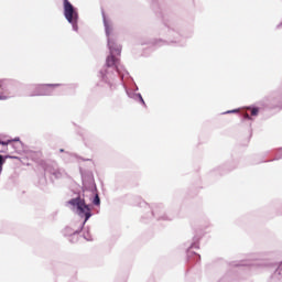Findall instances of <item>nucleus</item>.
Masks as SVG:
<instances>
[{"label": "nucleus", "mask_w": 282, "mask_h": 282, "mask_svg": "<svg viewBox=\"0 0 282 282\" xmlns=\"http://www.w3.org/2000/svg\"><path fill=\"white\" fill-rule=\"evenodd\" d=\"M64 2V17L68 21V23H72L74 28H76V23H78V12L76 9H74V6L69 0H63Z\"/></svg>", "instance_id": "obj_1"}, {"label": "nucleus", "mask_w": 282, "mask_h": 282, "mask_svg": "<svg viewBox=\"0 0 282 282\" xmlns=\"http://www.w3.org/2000/svg\"><path fill=\"white\" fill-rule=\"evenodd\" d=\"M68 204H70V206H77L80 215H85L86 221L89 219V217H91V214H89V206H87L85 200L80 199V197L70 199Z\"/></svg>", "instance_id": "obj_2"}, {"label": "nucleus", "mask_w": 282, "mask_h": 282, "mask_svg": "<svg viewBox=\"0 0 282 282\" xmlns=\"http://www.w3.org/2000/svg\"><path fill=\"white\" fill-rule=\"evenodd\" d=\"M120 63V59L113 55H109L106 59L107 67H118V64Z\"/></svg>", "instance_id": "obj_3"}, {"label": "nucleus", "mask_w": 282, "mask_h": 282, "mask_svg": "<svg viewBox=\"0 0 282 282\" xmlns=\"http://www.w3.org/2000/svg\"><path fill=\"white\" fill-rule=\"evenodd\" d=\"M12 143L11 140L0 141V153H8V147Z\"/></svg>", "instance_id": "obj_4"}, {"label": "nucleus", "mask_w": 282, "mask_h": 282, "mask_svg": "<svg viewBox=\"0 0 282 282\" xmlns=\"http://www.w3.org/2000/svg\"><path fill=\"white\" fill-rule=\"evenodd\" d=\"M9 144L12 147V149H14V151H19V149L22 147V143L19 140H11V143Z\"/></svg>", "instance_id": "obj_5"}, {"label": "nucleus", "mask_w": 282, "mask_h": 282, "mask_svg": "<svg viewBox=\"0 0 282 282\" xmlns=\"http://www.w3.org/2000/svg\"><path fill=\"white\" fill-rule=\"evenodd\" d=\"M47 87H58V84L40 85L36 87L37 91H45Z\"/></svg>", "instance_id": "obj_6"}, {"label": "nucleus", "mask_w": 282, "mask_h": 282, "mask_svg": "<svg viewBox=\"0 0 282 282\" xmlns=\"http://www.w3.org/2000/svg\"><path fill=\"white\" fill-rule=\"evenodd\" d=\"M108 47L110 48L111 54H113V52H117V54H120V48H116L113 46V42H111L110 40L108 41Z\"/></svg>", "instance_id": "obj_7"}, {"label": "nucleus", "mask_w": 282, "mask_h": 282, "mask_svg": "<svg viewBox=\"0 0 282 282\" xmlns=\"http://www.w3.org/2000/svg\"><path fill=\"white\" fill-rule=\"evenodd\" d=\"M93 204H95V206H100V197L98 195L95 196Z\"/></svg>", "instance_id": "obj_8"}, {"label": "nucleus", "mask_w": 282, "mask_h": 282, "mask_svg": "<svg viewBox=\"0 0 282 282\" xmlns=\"http://www.w3.org/2000/svg\"><path fill=\"white\" fill-rule=\"evenodd\" d=\"M251 116H259V108H252Z\"/></svg>", "instance_id": "obj_9"}, {"label": "nucleus", "mask_w": 282, "mask_h": 282, "mask_svg": "<svg viewBox=\"0 0 282 282\" xmlns=\"http://www.w3.org/2000/svg\"><path fill=\"white\" fill-rule=\"evenodd\" d=\"M3 164H6V160H3V156L0 155V167L3 169Z\"/></svg>", "instance_id": "obj_10"}, {"label": "nucleus", "mask_w": 282, "mask_h": 282, "mask_svg": "<svg viewBox=\"0 0 282 282\" xmlns=\"http://www.w3.org/2000/svg\"><path fill=\"white\" fill-rule=\"evenodd\" d=\"M35 96H45L44 93H39V94H35Z\"/></svg>", "instance_id": "obj_11"}, {"label": "nucleus", "mask_w": 282, "mask_h": 282, "mask_svg": "<svg viewBox=\"0 0 282 282\" xmlns=\"http://www.w3.org/2000/svg\"><path fill=\"white\" fill-rule=\"evenodd\" d=\"M245 118H247L248 120H250V115L246 113Z\"/></svg>", "instance_id": "obj_12"}, {"label": "nucleus", "mask_w": 282, "mask_h": 282, "mask_svg": "<svg viewBox=\"0 0 282 282\" xmlns=\"http://www.w3.org/2000/svg\"><path fill=\"white\" fill-rule=\"evenodd\" d=\"M106 34H108V35H109V29H107V30H106Z\"/></svg>", "instance_id": "obj_13"}, {"label": "nucleus", "mask_w": 282, "mask_h": 282, "mask_svg": "<svg viewBox=\"0 0 282 282\" xmlns=\"http://www.w3.org/2000/svg\"><path fill=\"white\" fill-rule=\"evenodd\" d=\"M141 98V102H143V105H144V99H142V97H140Z\"/></svg>", "instance_id": "obj_14"}, {"label": "nucleus", "mask_w": 282, "mask_h": 282, "mask_svg": "<svg viewBox=\"0 0 282 282\" xmlns=\"http://www.w3.org/2000/svg\"><path fill=\"white\" fill-rule=\"evenodd\" d=\"M234 111H236V110H230L229 113H234Z\"/></svg>", "instance_id": "obj_15"}, {"label": "nucleus", "mask_w": 282, "mask_h": 282, "mask_svg": "<svg viewBox=\"0 0 282 282\" xmlns=\"http://www.w3.org/2000/svg\"><path fill=\"white\" fill-rule=\"evenodd\" d=\"M8 158H9V159H12L13 156H6V159H8Z\"/></svg>", "instance_id": "obj_16"}, {"label": "nucleus", "mask_w": 282, "mask_h": 282, "mask_svg": "<svg viewBox=\"0 0 282 282\" xmlns=\"http://www.w3.org/2000/svg\"><path fill=\"white\" fill-rule=\"evenodd\" d=\"M1 171H3V167H0V173H1Z\"/></svg>", "instance_id": "obj_17"}, {"label": "nucleus", "mask_w": 282, "mask_h": 282, "mask_svg": "<svg viewBox=\"0 0 282 282\" xmlns=\"http://www.w3.org/2000/svg\"><path fill=\"white\" fill-rule=\"evenodd\" d=\"M0 100H3V97H0Z\"/></svg>", "instance_id": "obj_18"}]
</instances>
